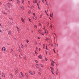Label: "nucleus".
<instances>
[{
	"instance_id": "nucleus-1",
	"label": "nucleus",
	"mask_w": 79,
	"mask_h": 79,
	"mask_svg": "<svg viewBox=\"0 0 79 79\" xmlns=\"http://www.w3.org/2000/svg\"><path fill=\"white\" fill-rule=\"evenodd\" d=\"M7 6H8V7L9 8H10V6H11V7H12V6H13V4L10 3H7Z\"/></svg>"
},
{
	"instance_id": "nucleus-2",
	"label": "nucleus",
	"mask_w": 79,
	"mask_h": 79,
	"mask_svg": "<svg viewBox=\"0 0 79 79\" xmlns=\"http://www.w3.org/2000/svg\"><path fill=\"white\" fill-rule=\"evenodd\" d=\"M59 73V71H58V69H57V70L56 71V75H58V74Z\"/></svg>"
},
{
	"instance_id": "nucleus-3",
	"label": "nucleus",
	"mask_w": 79,
	"mask_h": 79,
	"mask_svg": "<svg viewBox=\"0 0 79 79\" xmlns=\"http://www.w3.org/2000/svg\"><path fill=\"white\" fill-rule=\"evenodd\" d=\"M54 63H55V62L52 60V63H51V65L52 66H54Z\"/></svg>"
},
{
	"instance_id": "nucleus-4",
	"label": "nucleus",
	"mask_w": 79,
	"mask_h": 79,
	"mask_svg": "<svg viewBox=\"0 0 79 79\" xmlns=\"http://www.w3.org/2000/svg\"><path fill=\"white\" fill-rule=\"evenodd\" d=\"M33 18L34 19H35V20H36V19H37V16L35 15H34L33 16Z\"/></svg>"
},
{
	"instance_id": "nucleus-5",
	"label": "nucleus",
	"mask_w": 79,
	"mask_h": 79,
	"mask_svg": "<svg viewBox=\"0 0 79 79\" xmlns=\"http://www.w3.org/2000/svg\"><path fill=\"white\" fill-rule=\"evenodd\" d=\"M35 66H36V68H39V66H40L39 65V64H36L35 65Z\"/></svg>"
},
{
	"instance_id": "nucleus-6",
	"label": "nucleus",
	"mask_w": 79,
	"mask_h": 79,
	"mask_svg": "<svg viewBox=\"0 0 79 79\" xmlns=\"http://www.w3.org/2000/svg\"><path fill=\"white\" fill-rule=\"evenodd\" d=\"M29 73L30 74H31V75L32 76H33V73H32V72H31V71H29Z\"/></svg>"
},
{
	"instance_id": "nucleus-7",
	"label": "nucleus",
	"mask_w": 79,
	"mask_h": 79,
	"mask_svg": "<svg viewBox=\"0 0 79 79\" xmlns=\"http://www.w3.org/2000/svg\"><path fill=\"white\" fill-rule=\"evenodd\" d=\"M17 30L18 31V32H19V33L20 32V29H19V28H18V27H17Z\"/></svg>"
},
{
	"instance_id": "nucleus-8",
	"label": "nucleus",
	"mask_w": 79,
	"mask_h": 79,
	"mask_svg": "<svg viewBox=\"0 0 79 79\" xmlns=\"http://www.w3.org/2000/svg\"><path fill=\"white\" fill-rule=\"evenodd\" d=\"M17 3L18 5H20V3H19V0H17Z\"/></svg>"
},
{
	"instance_id": "nucleus-9",
	"label": "nucleus",
	"mask_w": 79,
	"mask_h": 79,
	"mask_svg": "<svg viewBox=\"0 0 79 79\" xmlns=\"http://www.w3.org/2000/svg\"><path fill=\"white\" fill-rule=\"evenodd\" d=\"M2 51H3V52H4L5 50V47H3L2 48Z\"/></svg>"
},
{
	"instance_id": "nucleus-10",
	"label": "nucleus",
	"mask_w": 79,
	"mask_h": 79,
	"mask_svg": "<svg viewBox=\"0 0 79 79\" xmlns=\"http://www.w3.org/2000/svg\"><path fill=\"white\" fill-rule=\"evenodd\" d=\"M2 76L3 77H5V74H4V73H2Z\"/></svg>"
},
{
	"instance_id": "nucleus-11",
	"label": "nucleus",
	"mask_w": 79,
	"mask_h": 79,
	"mask_svg": "<svg viewBox=\"0 0 79 79\" xmlns=\"http://www.w3.org/2000/svg\"><path fill=\"white\" fill-rule=\"evenodd\" d=\"M20 73H21V75H22V77H24V74H23L22 73V72H20Z\"/></svg>"
},
{
	"instance_id": "nucleus-12",
	"label": "nucleus",
	"mask_w": 79,
	"mask_h": 79,
	"mask_svg": "<svg viewBox=\"0 0 79 79\" xmlns=\"http://www.w3.org/2000/svg\"><path fill=\"white\" fill-rule=\"evenodd\" d=\"M21 20L23 23H24V19L23 18H21Z\"/></svg>"
},
{
	"instance_id": "nucleus-13",
	"label": "nucleus",
	"mask_w": 79,
	"mask_h": 79,
	"mask_svg": "<svg viewBox=\"0 0 79 79\" xmlns=\"http://www.w3.org/2000/svg\"><path fill=\"white\" fill-rule=\"evenodd\" d=\"M15 71L16 73H18V69H17V68H15Z\"/></svg>"
},
{
	"instance_id": "nucleus-14",
	"label": "nucleus",
	"mask_w": 79,
	"mask_h": 79,
	"mask_svg": "<svg viewBox=\"0 0 79 79\" xmlns=\"http://www.w3.org/2000/svg\"><path fill=\"white\" fill-rule=\"evenodd\" d=\"M20 8L22 9V10H24V8L23 7V6H20Z\"/></svg>"
},
{
	"instance_id": "nucleus-15",
	"label": "nucleus",
	"mask_w": 79,
	"mask_h": 79,
	"mask_svg": "<svg viewBox=\"0 0 79 79\" xmlns=\"http://www.w3.org/2000/svg\"><path fill=\"white\" fill-rule=\"evenodd\" d=\"M37 1L35 0V1H34L33 3H37Z\"/></svg>"
},
{
	"instance_id": "nucleus-16",
	"label": "nucleus",
	"mask_w": 79,
	"mask_h": 79,
	"mask_svg": "<svg viewBox=\"0 0 79 79\" xmlns=\"http://www.w3.org/2000/svg\"><path fill=\"white\" fill-rule=\"evenodd\" d=\"M19 52H21V48H20V47H19Z\"/></svg>"
},
{
	"instance_id": "nucleus-17",
	"label": "nucleus",
	"mask_w": 79,
	"mask_h": 79,
	"mask_svg": "<svg viewBox=\"0 0 79 79\" xmlns=\"http://www.w3.org/2000/svg\"><path fill=\"white\" fill-rule=\"evenodd\" d=\"M38 57L40 58V59H42V56H41V55H39Z\"/></svg>"
},
{
	"instance_id": "nucleus-18",
	"label": "nucleus",
	"mask_w": 79,
	"mask_h": 79,
	"mask_svg": "<svg viewBox=\"0 0 79 79\" xmlns=\"http://www.w3.org/2000/svg\"><path fill=\"white\" fill-rule=\"evenodd\" d=\"M50 68L51 69H52V71L54 70V69H53V68H52V67H50Z\"/></svg>"
},
{
	"instance_id": "nucleus-19",
	"label": "nucleus",
	"mask_w": 79,
	"mask_h": 79,
	"mask_svg": "<svg viewBox=\"0 0 79 79\" xmlns=\"http://www.w3.org/2000/svg\"><path fill=\"white\" fill-rule=\"evenodd\" d=\"M34 27L35 29H36V28H37V25H35L34 26Z\"/></svg>"
},
{
	"instance_id": "nucleus-20",
	"label": "nucleus",
	"mask_w": 79,
	"mask_h": 79,
	"mask_svg": "<svg viewBox=\"0 0 79 79\" xmlns=\"http://www.w3.org/2000/svg\"><path fill=\"white\" fill-rule=\"evenodd\" d=\"M8 34H9V35H11V31H9L8 32Z\"/></svg>"
},
{
	"instance_id": "nucleus-21",
	"label": "nucleus",
	"mask_w": 79,
	"mask_h": 79,
	"mask_svg": "<svg viewBox=\"0 0 79 79\" xmlns=\"http://www.w3.org/2000/svg\"><path fill=\"white\" fill-rule=\"evenodd\" d=\"M25 75L27 77H28V75H27V73H25Z\"/></svg>"
},
{
	"instance_id": "nucleus-22",
	"label": "nucleus",
	"mask_w": 79,
	"mask_h": 79,
	"mask_svg": "<svg viewBox=\"0 0 79 79\" xmlns=\"http://www.w3.org/2000/svg\"><path fill=\"white\" fill-rule=\"evenodd\" d=\"M48 40H49V39H48V38H46L45 39V40H46V41H47Z\"/></svg>"
},
{
	"instance_id": "nucleus-23",
	"label": "nucleus",
	"mask_w": 79,
	"mask_h": 79,
	"mask_svg": "<svg viewBox=\"0 0 79 79\" xmlns=\"http://www.w3.org/2000/svg\"><path fill=\"white\" fill-rule=\"evenodd\" d=\"M38 31L40 34L41 33V30H38Z\"/></svg>"
},
{
	"instance_id": "nucleus-24",
	"label": "nucleus",
	"mask_w": 79,
	"mask_h": 79,
	"mask_svg": "<svg viewBox=\"0 0 79 79\" xmlns=\"http://www.w3.org/2000/svg\"><path fill=\"white\" fill-rule=\"evenodd\" d=\"M53 16V14H50V17H51V18H52V17H53V16Z\"/></svg>"
},
{
	"instance_id": "nucleus-25",
	"label": "nucleus",
	"mask_w": 79,
	"mask_h": 79,
	"mask_svg": "<svg viewBox=\"0 0 79 79\" xmlns=\"http://www.w3.org/2000/svg\"><path fill=\"white\" fill-rule=\"evenodd\" d=\"M10 76L11 77H13V75H12V74L11 73L10 74Z\"/></svg>"
},
{
	"instance_id": "nucleus-26",
	"label": "nucleus",
	"mask_w": 79,
	"mask_h": 79,
	"mask_svg": "<svg viewBox=\"0 0 79 79\" xmlns=\"http://www.w3.org/2000/svg\"><path fill=\"white\" fill-rule=\"evenodd\" d=\"M22 3H24V0H22Z\"/></svg>"
},
{
	"instance_id": "nucleus-27",
	"label": "nucleus",
	"mask_w": 79,
	"mask_h": 79,
	"mask_svg": "<svg viewBox=\"0 0 79 79\" xmlns=\"http://www.w3.org/2000/svg\"><path fill=\"white\" fill-rule=\"evenodd\" d=\"M29 21L30 22H32V21H31V19H29Z\"/></svg>"
},
{
	"instance_id": "nucleus-28",
	"label": "nucleus",
	"mask_w": 79,
	"mask_h": 79,
	"mask_svg": "<svg viewBox=\"0 0 79 79\" xmlns=\"http://www.w3.org/2000/svg\"><path fill=\"white\" fill-rule=\"evenodd\" d=\"M45 33H48V31H47V30H46L45 31Z\"/></svg>"
},
{
	"instance_id": "nucleus-29",
	"label": "nucleus",
	"mask_w": 79,
	"mask_h": 79,
	"mask_svg": "<svg viewBox=\"0 0 79 79\" xmlns=\"http://www.w3.org/2000/svg\"><path fill=\"white\" fill-rule=\"evenodd\" d=\"M40 66H41V67H43V65H42V64H40Z\"/></svg>"
},
{
	"instance_id": "nucleus-30",
	"label": "nucleus",
	"mask_w": 79,
	"mask_h": 79,
	"mask_svg": "<svg viewBox=\"0 0 79 79\" xmlns=\"http://www.w3.org/2000/svg\"><path fill=\"white\" fill-rule=\"evenodd\" d=\"M45 60L46 61H47L48 60L47 58V57H45Z\"/></svg>"
},
{
	"instance_id": "nucleus-31",
	"label": "nucleus",
	"mask_w": 79,
	"mask_h": 79,
	"mask_svg": "<svg viewBox=\"0 0 79 79\" xmlns=\"http://www.w3.org/2000/svg\"><path fill=\"white\" fill-rule=\"evenodd\" d=\"M51 72L52 73V74H54V73L51 70Z\"/></svg>"
},
{
	"instance_id": "nucleus-32",
	"label": "nucleus",
	"mask_w": 79,
	"mask_h": 79,
	"mask_svg": "<svg viewBox=\"0 0 79 79\" xmlns=\"http://www.w3.org/2000/svg\"><path fill=\"white\" fill-rule=\"evenodd\" d=\"M24 60H26V57H24Z\"/></svg>"
},
{
	"instance_id": "nucleus-33",
	"label": "nucleus",
	"mask_w": 79,
	"mask_h": 79,
	"mask_svg": "<svg viewBox=\"0 0 79 79\" xmlns=\"http://www.w3.org/2000/svg\"><path fill=\"white\" fill-rule=\"evenodd\" d=\"M38 74H39V75H41V73H40V72H39Z\"/></svg>"
},
{
	"instance_id": "nucleus-34",
	"label": "nucleus",
	"mask_w": 79,
	"mask_h": 79,
	"mask_svg": "<svg viewBox=\"0 0 79 79\" xmlns=\"http://www.w3.org/2000/svg\"><path fill=\"white\" fill-rule=\"evenodd\" d=\"M43 48H44H44H45V44H44L43 45Z\"/></svg>"
},
{
	"instance_id": "nucleus-35",
	"label": "nucleus",
	"mask_w": 79,
	"mask_h": 79,
	"mask_svg": "<svg viewBox=\"0 0 79 79\" xmlns=\"http://www.w3.org/2000/svg\"><path fill=\"white\" fill-rule=\"evenodd\" d=\"M23 45L22 44H21V47H22V48H23Z\"/></svg>"
},
{
	"instance_id": "nucleus-36",
	"label": "nucleus",
	"mask_w": 79,
	"mask_h": 79,
	"mask_svg": "<svg viewBox=\"0 0 79 79\" xmlns=\"http://www.w3.org/2000/svg\"><path fill=\"white\" fill-rule=\"evenodd\" d=\"M35 44H36V45H37V42H35Z\"/></svg>"
},
{
	"instance_id": "nucleus-37",
	"label": "nucleus",
	"mask_w": 79,
	"mask_h": 79,
	"mask_svg": "<svg viewBox=\"0 0 79 79\" xmlns=\"http://www.w3.org/2000/svg\"><path fill=\"white\" fill-rule=\"evenodd\" d=\"M30 3H31V2H30V1H28V3L29 4H30Z\"/></svg>"
},
{
	"instance_id": "nucleus-38",
	"label": "nucleus",
	"mask_w": 79,
	"mask_h": 79,
	"mask_svg": "<svg viewBox=\"0 0 79 79\" xmlns=\"http://www.w3.org/2000/svg\"><path fill=\"white\" fill-rule=\"evenodd\" d=\"M40 72H41V71H42V69H40Z\"/></svg>"
},
{
	"instance_id": "nucleus-39",
	"label": "nucleus",
	"mask_w": 79,
	"mask_h": 79,
	"mask_svg": "<svg viewBox=\"0 0 79 79\" xmlns=\"http://www.w3.org/2000/svg\"><path fill=\"white\" fill-rule=\"evenodd\" d=\"M42 15H40V18H42Z\"/></svg>"
},
{
	"instance_id": "nucleus-40",
	"label": "nucleus",
	"mask_w": 79,
	"mask_h": 79,
	"mask_svg": "<svg viewBox=\"0 0 79 79\" xmlns=\"http://www.w3.org/2000/svg\"><path fill=\"white\" fill-rule=\"evenodd\" d=\"M35 54L37 55V52H36V51H35Z\"/></svg>"
},
{
	"instance_id": "nucleus-41",
	"label": "nucleus",
	"mask_w": 79,
	"mask_h": 79,
	"mask_svg": "<svg viewBox=\"0 0 79 79\" xmlns=\"http://www.w3.org/2000/svg\"><path fill=\"white\" fill-rule=\"evenodd\" d=\"M31 8H32V9H33V8H34V6H32Z\"/></svg>"
},
{
	"instance_id": "nucleus-42",
	"label": "nucleus",
	"mask_w": 79,
	"mask_h": 79,
	"mask_svg": "<svg viewBox=\"0 0 79 79\" xmlns=\"http://www.w3.org/2000/svg\"><path fill=\"white\" fill-rule=\"evenodd\" d=\"M15 76H17L18 75L17 74V73H15Z\"/></svg>"
},
{
	"instance_id": "nucleus-43",
	"label": "nucleus",
	"mask_w": 79,
	"mask_h": 79,
	"mask_svg": "<svg viewBox=\"0 0 79 79\" xmlns=\"http://www.w3.org/2000/svg\"><path fill=\"white\" fill-rule=\"evenodd\" d=\"M25 47H27V45L26 44H25Z\"/></svg>"
},
{
	"instance_id": "nucleus-44",
	"label": "nucleus",
	"mask_w": 79,
	"mask_h": 79,
	"mask_svg": "<svg viewBox=\"0 0 79 79\" xmlns=\"http://www.w3.org/2000/svg\"><path fill=\"white\" fill-rule=\"evenodd\" d=\"M21 55H22V56H23V53H21Z\"/></svg>"
},
{
	"instance_id": "nucleus-45",
	"label": "nucleus",
	"mask_w": 79,
	"mask_h": 79,
	"mask_svg": "<svg viewBox=\"0 0 79 79\" xmlns=\"http://www.w3.org/2000/svg\"><path fill=\"white\" fill-rule=\"evenodd\" d=\"M35 13H33V15H34V16H35Z\"/></svg>"
},
{
	"instance_id": "nucleus-46",
	"label": "nucleus",
	"mask_w": 79,
	"mask_h": 79,
	"mask_svg": "<svg viewBox=\"0 0 79 79\" xmlns=\"http://www.w3.org/2000/svg\"><path fill=\"white\" fill-rule=\"evenodd\" d=\"M28 13L30 14L31 13V11H29V12H28Z\"/></svg>"
},
{
	"instance_id": "nucleus-47",
	"label": "nucleus",
	"mask_w": 79,
	"mask_h": 79,
	"mask_svg": "<svg viewBox=\"0 0 79 79\" xmlns=\"http://www.w3.org/2000/svg\"><path fill=\"white\" fill-rule=\"evenodd\" d=\"M39 26H41V24L39 23Z\"/></svg>"
},
{
	"instance_id": "nucleus-48",
	"label": "nucleus",
	"mask_w": 79,
	"mask_h": 79,
	"mask_svg": "<svg viewBox=\"0 0 79 79\" xmlns=\"http://www.w3.org/2000/svg\"><path fill=\"white\" fill-rule=\"evenodd\" d=\"M44 30H45V27H44Z\"/></svg>"
},
{
	"instance_id": "nucleus-49",
	"label": "nucleus",
	"mask_w": 79,
	"mask_h": 79,
	"mask_svg": "<svg viewBox=\"0 0 79 79\" xmlns=\"http://www.w3.org/2000/svg\"><path fill=\"white\" fill-rule=\"evenodd\" d=\"M42 2L43 3H44V0H42Z\"/></svg>"
},
{
	"instance_id": "nucleus-50",
	"label": "nucleus",
	"mask_w": 79,
	"mask_h": 79,
	"mask_svg": "<svg viewBox=\"0 0 79 79\" xmlns=\"http://www.w3.org/2000/svg\"><path fill=\"white\" fill-rule=\"evenodd\" d=\"M27 43H28V42H29V40H27Z\"/></svg>"
},
{
	"instance_id": "nucleus-51",
	"label": "nucleus",
	"mask_w": 79,
	"mask_h": 79,
	"mask_svg": "<svg viewBox=\"0 0 79 79\" xmlns=\"http://www.w3.org/2000/svg\"><path fill=\"white\" fill-rule=\"evenodd\" d=\"M36 50H37V49H38V48H37V47H36Z\"/></svg>"
},
{
	"instance_id": "nucleus-52",
	"label": "nucleus",
	"mask_w": 79,
	"mask_h": 79,
	"mask_svg": "<svg viewBox=\"0 0 79 79\" xmlns=\"http://www.w3.org/2000/svg\"><path fill=\"white\" fill-rule=\"evenodd\" d=\"M11 50L12 52H13V49H11Z\"/></svg>"
},
{
	"instance_id": "nucleus-53",
	"label": "nucleus",
	"mask_w": 79,
	"mask_h": 79,
	"mask_svg": "<svg viewBox=\"0 0 79 79\" xmlns=\"http://www.w3.org/2000/svg\"><path fill=\"white\" fill-rule=\"evenodd\" d=\"M45 1L46 2V5H47V0H45Z\"/></svg>"
},
{
	"instance_id": "nucleus-54",
	"label": "nucleus",
	"mask_w": 79,
	"mask_h": 79,
	"mask_svg": "<svg viewBox=\"0 0 79 79\" xmlns=\"http://www.w3.org/2000/svg\"><path fill=\"white\" fill-rule=\"evenodd\" d=\"M35 61L36 63H37V60H35Z\"/></svg>"
},
{
	"instance_id": "nucleus-55",
	"label": "nucleus",
	"mask_w": 79,
	"mask_h": 79,
	"mask_svg": "<svg viewBox=\"0 0 79 79\" xmlns=\"http://www.w3.org/2000/svg\"><path fill=\"white\" fill-rule=\"evenodd\" d=\"M47 69H50V68L48 67L47 68Z\"/></svg>"
},
{
	"instance_id": "nucleus-56",
	"label": "nucleus",
	"mask_w": 79,
	"mask_h": 79,
	"mask_svg": "<svg viewBox=\"0 0 79 79\" xmlns=\"http://www.w3.org/2000/svg\"><path fill=\"white\" fill-rule=\"evenodd\" d=\"M10 53H11L12 54H13V52L12 51Z\"/></svg>"
},
{
	"instance_id": "nucleus-57",
	"label": "nucleus",
	"mask_w": 79,
	"mask_h": 79,
	"mask_svg": "<svg viewBox=\"0 0 79 79\" xmlns=\"http://www.w3.org/2000/svg\"><path fill=\"white\" fill-rule=\"evenodd\" d=\"M47 48H47V46H46V50H47Z\"/></svg>"
},
{
	"instance_id": "nucleus-58",
	"label": "nucleus",
	"mask_w": 79,
	"mask_h": 79,
	"mask_svg": "<svg viewBox=\"0 0 79 79\" xmlns=\"http://www.w3.org/2000/svg\"><path fill=\"white\" fill-rule=\"evenodd\" d=\"M0 32H2V30H0Z\"/></svg>"
},
{
	"instance_id": "nucleus-59",
	"label": "nucleus",
	"mask_w": 79,
	"mask_h": 79,
	"mask_svg": "<svg viewBox=\"0 0 79 79\" xmlns=\"http://www.w3.org/2000/svg\"><path fill=\"white\" fill-rule=\"evenodd\" d=\"M41 34H42V35H44V33H41Z\"/></svg>"
},
{
	"instance_id": "nucleus-60",
	"label": "nucleus",
	"mask_w": 79,
	"mask_h": 79,
	"mask_svg": "<svg viewBox=\"0 0 79 79\" xmlns=\"http://www.w3.org/2000/svg\"><path fill=\"white\" fill-rule=\"evenodd\" d=\"M52 25H51L50 26V27H51L52 28Z\"/></svg>"
},
{
	"instance_id": "nucleus-61",
	"label": "nucleus",
	"mask_w": 79,
	"mask_h": 79,
	"mask_svg": "<svg viewBox=\"0 0 79 79\" xmlns=\"http://www.w3.org/2000/svg\"><path fill=\"white\" fill-rule=\"evenodd\" d=\"M4 14H6V15H7V14H6V13L4 12Z\"/></svg>"
},
{
	"instance_id": "nucleus-62",
	"label": "nucleus",
	"mask_w": 79,
	"mask_h": 79,
	"mask_svg": "<svg viewBox=\"0 0 79 79\" xmlns=\"http://www.w3.org/2000/svg\"><path fill=\"white\" fill-rule=\"evenodd\" d=\"M1 71H0V75H1Z\"/></svg>"
},
{
	"instance_id": "nucleus-63",
	"label": "nucleus",
	"mask_w": 79,
	"mask_h": 79,
	"mask_svg": "<svg viewBox=\"0 0 79 79\" xmlns=\"http://www.w3.org/2000/svg\"><path fill=\"white\" fill-rule=\"evenodd\" d=\"M39 50H40V48H39Z\"/></svg>"
},
{
	"instance_id": "nucleus-64",
	"label": "nucleus",
	"mask_w": 79,
	"mask_h": 79,
	"mask_svg": "<svg viewBox=\"0 0 79 79\" xmlns=\"http://www.w3.org/2000/svg\"><path fill=\"white\" fill-rule=\"evenodd\" d=\"M2 77H0V79H2Z\"/></svg>"
}]
</instances>
